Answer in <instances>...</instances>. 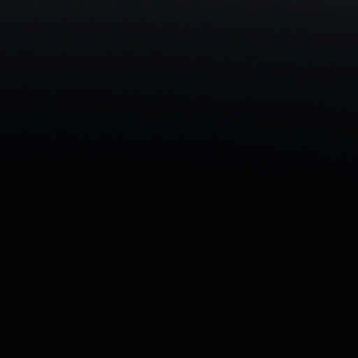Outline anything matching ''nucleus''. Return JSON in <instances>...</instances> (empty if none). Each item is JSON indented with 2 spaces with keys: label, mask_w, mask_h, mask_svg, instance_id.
<instances>
[{
  "label": "nucleus",
  "mask_w": 358,
  "mask_h": 358,
  "mask_svg": "<svg viewBox=\"0 0 358 358\" xmlns=\"http://www.w3.org/2000/svg\"><path fill=\"white\" fill-rule=\"evenodd\" d=\"M217 250L219 253H225L229 250V244H228L227 241H226L222 236L217 237Z\"/></svg>",
  "instance_id": "obj_1"
},
{
  "label": "nucleus",
  "mask_w": 358,
  "mask_h": 358,
  "mask_svg": "<svg viewBox=\"0 0 358 358\" xmlns=\"http://www.w3.org/2000/svg\"><path fill=\"white\" fill-rule=\"evenodd\" d=\"M182 248V239L178 240L177 242H176L175 245H173V250L176 251H178L181 250Z\"/></svg>",
  "instance_id": "obj_2"
}]
</instances>
